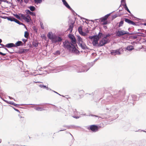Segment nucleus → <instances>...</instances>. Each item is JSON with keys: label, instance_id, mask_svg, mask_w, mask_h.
<instances>
[{"label": "nucleus", "instance_id": "1", "mask_svg": "<svg viewBox=\"0 0 146 146\" xmlns=\"http://www.w3.org/2000/svg\"><path fill=\"white\" fill-rule=\"evenodd\" d=\"M124 94L123 92H122L121 91H119L118 94H114L112 96V98L114 99V100L112 99V100L110 102V103L112 102L113 101H114V105H113L111 106L106 108V110H109L110 111H115L117 110L119 107V105L118 104V103L120 102L121 101H125L123 100V98L124 97Z\"/></svg>", "mask_w": 146, "mask_h": 146}, {"label": "nucleus", "instance_id": "2", "mask_svg": "<svg viewBox=\"0 0 146 146\" xmlns=\"http://www.w3.org/2000/svg\"><path fill=\"white\" fill-rule=\"evenodd\" d=\"M94 64V62H91L88 63V65H86L83 66L81 65L77 66L76 65L71 64L65 66H64V68H65L66 70L68 69H70V68L72 69H75L76 70L77 72H87Z\"/></svg>", "mask_w": 146, "mask_h": 146}, {"label": "nucleus", "instance_id": "3", "mask_svg": "<svg viewBox=\"0 0 146 146\" xmlns=\"http://www.w3.org/2000/svg\"><path fill=\"white\" fill-rule=\"evenodd\" d=\"M70 48H66L67 50L72 53L75 54H78L80 53V51L77 49L78 48V45L77 44V41L76 42V43L73 44L72 45H70Z\"/></svg>", "mask_w": 146, "mask_h": 146}, {"label": "nucleus", "instance_id": "4", "mask_svg": "<svg viewBox=\"0 0 146 146\" xmlns=\"http://www.w3.org/2000/svg\"><path fill=\"white\" fill-rule=\"evenodd\" d=\"M71 41H68L67 40H65V41L63 42V47L65 48H70V45H72L73 44L76 43V40L75 37L70 39Z\"/></svg>", "mask_w": 146, "mask_h": 146}, {"label": "nucleus", "instance_id": "5", "mask_svg": "<svg viewBox=\"0 0 146 146\" xmlns=\"http://www.w3.org/2000/svg\"><path fill=\"white\" fill-rule=\"evenodd\" d=\"M108 36L106 35L103 37L100 40L98 45V47H99L104 46L105 44L109 43L110 42V40L108 38Z\"/></svg>", "mask_w": 146, "mask_h": 146}, {"label": "nucleus", "instance_id": "6", "mask_svg": "<svg viewBox=\"0 0 146 146\" xmlns=\"http://www.w3.org/2000/svg\"><path fill=\"white\" fill-rule=\"evenodd\" d=\"M101 127L99 125H92L88 127L87 129L91 130L93 132H95L97 131Z\"/></svg>", "mask_w": 146, "mask_h": 146}, {"label": "nucleus", "instance_id": "7", "mask_svg": "<svg viewBox=\"0 0 146 146\" xmlns=\"http://www.w3.org/2000/svg\"><path fill=\"white\" fill-rule=\"evenodd\" d=\"M62 37L59 36H57L54 35L52 41L53 43H56L57 42H60L62 41Z\"/></svg>", "mask_w": 146, "mask_h": 146}, {"label": "nucleus", "instance_id": "8", "mask_svg": "<svg viewBox=\"0 0 146 146\" xmlns=\"http://www.w3.org/2000/svg\"><path fill=\"white\" fill-rule=\"evenodd\" d=\"M115 33L116 36L119 37H121V36L128 33H127V31H125L123 30H118L116 31Z\"/></svg>", "mask_w": 146, "mask_h": 146}, {"label": "nucleus", "instance_id": "9", "mask_svg": "<svg viewBox=\"0 0 146 146\" xmlns=\"http://www.w3.org/2000/svg\"><path fill=\"white\" fill-rule=\"evenodd\" d=\"M124 20L125 21V22H126L127 23H128L130 25H135V26H139V23L137 22H134L133 21L129 19L126 18H124Z\"/></svg>", "mask_w": 146, "mask_h": 146}, {"label": "nucleus", "instance_id": "10", "mask_svg": "<svg viewBox=\"0 0 146 146\" xmlns=\"http://www.w3.org/2000/svg\"><path fill=\"white\" fill-rule=\"evenodd\" d=\"M68 109L69 113L72 116V115H75L77 114V111L76 109L72 108L71 107H69Z\"/></svg>", "mask_w": 146, "mask_h": 146}, {"label": "nucleus", "instance_id": "11", "mask_svg": "<svg viewBox=\"0 0 146 146\" xmlns=\"http://www.w3.org/2000/svg\"><path fill=\"white\" fill-rule=\"evenodd\" d=\"M105 35L103 34L102 32H101L100 30L98 34L97 35V39L96 40V41L94 42L95 44L98 43V41L99 39L102 38Z\"/></svg>", "mask_w": 146, "mask_h": 146}, {"label": "nucleus", "instance_id": "12", "mask_svg": "<svg viewBox=\"0 0 146 146\" xmlns=\"http://www.w3.org/2000/svg\"><path fill=\"white\" fill-rule=\"evenodd\" d=\"M78 45L80 46L82 49L84 50L88 49V47L86 46L84 42H83L81 43H78Z\"/></svg>", "mask_w": 146, "mask_h": 146}, {"label": "nucleus", "instance_id": "13", "mask_svg": "<svg viewBox=\"0 0 146 146\" xmlns=\"http://www.w3.org/2000/svg\"><path fill=\"white\" fill-rule=\"evenodd\" d=\"M110 53L112 55H115L116 54L120 55L121 52L119 50H112Z\"/></svg>", "mask_w": 146, "mask_h": 146}, {"label": "nucleus", "instance_id": "14", "mask_svg": "<svg viewBox=\"0 0 146 146\" xmlns=\"http://www.w3.org/2000/svg\"><path fill=\"white\" fill-rule=\"evenodd\" d=\"M25 11L26 13H27V14H29L33 16H36L35 13L33 12V11H31L29 9L26 10Z\"/></svg>", "mask_w": 146, "mask_h": 146}, {"label": "nucleus", "instance_id": "15", "mask_svg": "<svg viewBox=\"0 0 146 146\" xmlns=\"http://www.w3.org/2000/svg\"><path fill=\"white\" fill-rule=\"evenodd\" d=\"M92 36H93V40L92 42V44L94 46H98V44L99 43H98H98H97L96 44H95L94 42L96 41V40L97 39V35H93Z\"/></svg>", "mask_w": 146, "mask_h": 146}, {"label": "nucleus", "instance_id": "16", "mask_svg": "<svg viewBox=\"0 0 146 146\" xmlns=\"http://www.w3.org/2000/svg\"><path fill=\"white\" fill-rule=\"evenodd\" d=\"M29 50L28 49H19L18 51V53L23 54L25 52H26Z\"/></svg>", "mask_w": 146, "mask_h": 146}, {"label": "nucleus", "instance_id": "17", "mask_svg": "<svg viewBox=\"0 0 146 146\" xmlns=\"http://www.w3.org/2000/svg\"><path fill=\"white\" fill-rule=\"evenodd\" d=\"M14 47H15V46L13 43H10L6 44V47L8 48H11Z\"/></svg>", "mask_w": 146, "mask_h": 146}, {"label": "nucleus", "instance_id": "18", "mask_svg": "<svg viewBox=\"0 0 146 146\" xmlns=\"http://www.w3.org/2000/svg\"><path fill=\"white\" fill-rule=\"evenodd\" d=\"M23 43L21 41H17L15 44V47H17L20 46H23Z\"/></svg>", "mask_w": 146, "mask_h": 146}, {"label": "nucleus", "instance_id": "19", "mask_svg": "<svg viewBox=\"0 0 146 146\" xmlns=\"http://www.w3.org/2000/svg\"><path fill=\"white\" fill-rule=\"evenodd\" d=\"M47 36L48 38L52 40L54 35H53L51 32H49L48 33Z\"/></svg>", "mask_w": 146, "mask_h": 146}, {"label": "nucleus", "instance_id": "20", "mask_svg": "<svg viewBox=\"0 0 146 146\" xmlns=\"http://www.w3.org/2000/svg\"><path fill=\"white\" fill-rule=\"evenodd\" d=\"M63 5L68 9L70 8V6L66 0H62Z\"/></svg>", "mask_w": 146, "mask_h": 146}, {"label": "nucleus", "instance_id": "21", "mask_svg": "<svg viewBox=\"0 0 146 146\" xmlns=\"http://www.w3.org/2000/svg\"><path fill=\"white\" fill-rule=\"evenodd\" d=\"M24 105H39V104H16L15 103H14L13 106H15L17 107H18L19 106H23Z\"/></svg>", "mask_w": 146, "mask_h": 146}, {"label": "nucleus", "instance_id": "22", "mask_svg": "<svg viewBox=\"0 0 146 146\" xmlns=\"http://www.w3.org/2000/svg\"><path fill=\"white\" fill-rule=\"evenodd\" d=\"M74 23H71L70 25H69V27L68 29V30H70V32L71 33L72 30L73 28L74 27Z\"/></svg>", "mask_w": 146, "mask_h": 146}, {"label": "nucleus", "instance_id": "23", "mask_svg": "<svg viewBox=\"0 0 146 146\" xmlns=\"http://www.w3.org/2000/svg\"><path fill=\"white\" fill-rule=\"evenodd\" d=\"M125 49L129 51H131L134 49V47L133 46L129 45Z\"/></svg>", "mask_w": 146, "mask_h": 146}, {"label": "nucleus", "instance_id": "24", "mask_svg": "<svg viewBox=\"0 0 146 146\" xmlns=\"http://www.w3.org/2000/svg\"><path fill=\"white\" fill-rule=\"evenodd\" d=\"M28 8H29L30 11H34L36 10V9L35 7L33 6H30L28 7Z\"/></svg>", "mask_w": 146, "mask_h": 146}, {"label": "nucleus", "instance_id": "25", "mask_svg": "<svg viewBox=\"0 0 146 146\" xmlns=\"http://www.w3.org/2000/svg\"><path fill=\"white\" fill-rule=\"evenodd\" d=\"M140 35H137L133 36H129V38L130 39H135L137 38L138 36Z\"/></svg>", "mask_w": 146, "mask_h": 146}, {"label": "nucleus", "instance_id": "26", "mask_svg": "<svg viewBox=\"0 0 146 146\" xmlns=\"http://www.w3.org/2000/svg\"><path fill=\"white\" fill-rule=\"evenodd\" d=\"M77 40L78 41V44L79 42L80 43H81L83 42L82 38L79 35L77 36Z\"/></svg>", "mask_w": 146, "mask_h": 146}, {"label": "nucleus", "instance_id": "27", "mask_svg": "<svg viewBox=\"0 0 146 146\" xmlns=\"http://www.w3.org/2000/svg\"><path fill=\"white\" fill-rule=\"evenodd\" d=\"M41 88H46L47 90H51V89L48 88V87H46V86L44 85L43 84H40L39 86Z\"/></svg>", "mask_w": 146, "mask_h": 146}, {"label": "nucleus", "instance_id": "28", "mask_svg": "<svg viewBox=\"0 0 146 146\" xmlns=\"http://www.w3.org/2000/svg\"><path fill=\"white\" fill-rule=\"evenodd\" d=\"M132 97L133 100L135 101H137L139 100V98H137V96L135 95H132Z\"/></svg>", "mask_w": 146, "mask_h": 146}, {"label": "nucleus", "instance_id": "29", "mask_svg": "<svg viewBox=\"0 0 146 146\" xmlns=\"http://www.w3.org/2000/svg\"><path fill=\"white\" fill-rule=\"evenodd\" d=\"M39 43L36 41H33L32 42V45L35 47H36L38 46Z\"/></svg>", "mask_w": 146, "mask_h": 146}, {"label": "nucleus", "instance_id": "30", "mask_svg": "<svg viewBox=\"0 0 146 146\" xmlns=\"http://www.w3.org/2000/svg\"><path fill=\"white\" fill-rule=\"evenodd\" d=\"M123 23L124 20L121 19L120 22L118 23L119 25H118V27H121L122 26L123 24Z\"/></svg>", "mask_w": 146, "mask_h": 146}, {"label": "nucleus", "instance_id": "31", "mask_svg": "<svg viewBox=\"0 0 146 146\" xmlns=\"http://www.w3.org/2000/svg\"><path fill=\"white\" fill-rule=\"evenodd\" d=\"M108 18V17L106 16V15H105L103 17L100 18V19L101 22H103L104 21L106 20Z\"/></svg>", "mask_w": 146, "mask_h": 146}, {"label": "nucleus", "instance_id": "32", "mask_svg": "<svg viewBox=\"0 0 146 146\" xmlns=\"http://www.w3.org/2000/svg\"><path fill=\"white\" fill-rule=\"evenodd\" d=\"M35 109L38 111H42L44 110V109L41 107H35Z\"/></svg>", "mask_w": 146, "mask_h": 146}, {"label": "nucleus", "instance_id": "33", "mask_svg": "<svg viewBox=\"0 0 146 146\" xmlns=\"http://www.w3.org/2000/svg\"><path fill=\"white\" fill-rule=\"evenodd\" d=\"M15 18L13 17L9 16L7 18V20L11 21H14Z\"/></svg>", "mask_w": 146, "mask_h": 146}, {"label": "nucleus", "instance_id": "34", "mask_svg": "<svg viewBox=\"0 0 146 146\" xmlns=\"http://www.w3.org/2000/svg\"><path fill=\"white\" fill-rule=\"evenodd\" d=\"M13 15L16 18L21 20H22L21 18V17L19 16V15H18L17 14H14L13 13Z\"/></svg>", "mask_w": 146, "mask_h": 146}, {"label": "nucleus", "instance_id": "35", "mask_svg": "<svg viewBox=\"0 0 146 146\" xmlns=\"http://www.w3.org/2000/svg\"><path fill=\"white\" fill-rule=\"evenodd\" d=\"M14 22L19 25H23V23H21L19 20L15 18Z\"/></svg>", "mask_w": 146, "mask_h": 146}, {"label": "nucleus", "instance_id": "36", "mask_svg": "<svg viewBox=\"0 0 146 146\" xmlns=\"http://www.w3.org/2000/svg\"><path fill=\"white\" fill-rule=\"evenodd\" d=\"M66 126V127H67L68 129L71 128H75L76 127H79L78 126L76 127L73 125H71L70 126Z\"/></svg>", "mask_w": 146, "mask_h": 146}, {"label": "nucleus", "instance_id": "37", "mask_svg": "<svg viewBox=\"0 0 146 146\" xmlns=\"http://www.w3.org/2000/svg\"><path fill=\"white\" fill-rule=\"evenodd\" d=\"M35 3L37 5L38 3H41L42 2V0H33Z\"/></svg>", "mask_w": 146, "mask_h": 146}, {"label": "nucleus", "instance_id": "38", "mask_svg": "<svg viewBox=\"0 0 146 146\" xmlns=\"http://www.w3.org/2000/svg\"><path fill=\"white\" fill-rule=\"evenodd\" d=\"M24 20H25V21L27 22V23H31L32 22V23H33V22H32V19H31V20H30L28 18H27V17H26L25 19H24Z\"/></svg>", "mask_w": 146, "mask_h": 146}, {"label": "nucleus", "instance_id": "39", "mask_svg": "<svg viewBox=\"0 0 146 146\" xmlns=\"http://www.w3.org/2000/svg\"><path fill=\"white\" fill-rule=\"evenodd\" d=\"M139 146H143L144 145V141H140L139 142Z\"/></svg>", "mask_w": 146, "mask_h": 146}, {"label": "nucleus", "instance_id": "40", "mask_svg": "<svg viewBox=\"0 0 146 146\" xmlns=\"http://www.w3.org/2000/svg\"><path fill=\"white\" fill-rule=\"evenodd\" d=\"M19 16H21V17L24 20L25 18L26 17L25 16V15H24L23 14L19 13Z\"/></svg>", "mask_w": 146, "mask_h": 146}, {"label": "nucleus", "instance_id": "41", "mask_svg": "<svg viewBox=\"0 0 146 146\" xmlns=\"http://www.w3.org/2000/svg\"><path fill=\"white\" fill-rule=\"evenodd\" d=\"M127 11L130 14V15L132 18H136V19H139L137 18V17H135L132 14L129 10Z\"/></svg>", "mask_w": 146, "mask_h": 146}, {"label": "nucleus", "instance_id": "42", "mask_svg": "<svg viewBox=\"0 0 146 146\" xmlns=\"http://www.w3.org/2000/svg\"><path fill=\"white\" fill-rule=\"evenodd\" d=\"M79 34L83 36H86L87 35V33L85 32H83L82 31L80 32Z\"/></svg>", "mask_w": 146, "mask_h": 146}, {"label": "nucleus", "instance_id": "43", "mask_svg": "<svg viewBox=\"0 0 146 146\" xmlns=\"http://www.w3.org/2000/svg\"><path fill=\"white\" fill-rule=\"evenodd\" d=\"M82 31V26H80L78 28V31L79 33Z\"/></svg>", "mask_w": 146, "mask_h": 146}, {"label": "nucleus", "instance_id": "44", "mask_svg": "<svg viewBox=\"0 0 146 146\" xmlns=\"http://www.w3.org/2000/svg\"><path fill=\"white\" fill-rule=\"evenodd\" d=\"M29 35V33L27 31H25V32L24 36L25 38H27Z\"/></svg>", "mask_w": 146, "mask_h": 146}, {"label": "nucleus", "instance_id": "45", "mask_svg": "<svg viewBox=\"0 0 146 146\" xmlns=\"http://www.w3.org/2000/svg\"><path fill=\"white\" fill-rule=\"evenodd\" d=\"M25 15L26 17L29 18L30 20H31V17L29 14H27V13H26Z\"/></svg>", "mask_w": 146, "mask_h": 146}, {"label": "nucleus", "instance_id": "46", "mask_svg": "<svg viewBox=\"0 0 146 146\" xmlns=\"http://www.w3.org/2000/svg\"><path fill=\"white\" fill-rule=\"evenodd\" d=\"M54 54L55 55H59L60 54V52L59 50H57L55 52Z\"/></svg>", "mask_w": 146, "mask_h": 146}, {"label": "nucleus", "instance_id": "47", "mask_svg": "<svg viewBox=\"0 0 146 146\" xmlns=\"http://www.w3.org/2000/svg\"><path fill=\"white\" fill-rule=\"evenodd\" d=\"M68 37L70 39L71 38H72L73 37H74V36L73 35L71 34H69L68 35Z\"/></svg>", "mask_w": 146, "mask_h": 146}, {"label": "nucleus", "instance_id": "48", "mask_svg": "<svg viewBox=\"0 0 146 146\" xmlns=\"http://www.w3.org/2000/svg\"><path fill=\"white\" fill-rule=\"evenodd\" d=\"M76 15H77L78 16V17H80V18L81 19H84L86 21H88L89 20V19L85 18L83 17H80L79 15H77V13H76Z\"/></svg>", "mask_w": 146, "mask_h": 146}, {"label": "nucleus", "instance_id": "49", "mask_svg": "<svg viewBox=\"0 0 146 146\" xmlns=\"http://www.w3.org/2000/svg\"><path fill=\"white\" fill-rule=\"evenodd\" d=\"M32 28L34 31L35 32L37 33V29L36 28L35 26H33V27Z\"/></svg>", "mask_w": 146, "mask_h": 146}, {"label": "nucleus", "instance_id": "50", "mask_svg": "<svg viewBox=\"0 0 146 146\" xmlns=\"http://www.w3.org/2000/svg\"><path fill=\"white\" fill-rule=\"evenodd\" d=\"M117 16H118V15H117V14H115L114 15L112 16V19H115L116 18ZM118 16H120V15H119Z\"/></svg>", "mask_w": 146, "mask_h": 146}, {"label": "nucleus", "instance_id": "51", "mask_svg": "<svg viewBox=\"0 0 146 146\" xmlns=\"http://www.w3.org/2000/svg\"><path fill=\"white\" fill-rule=\"evenodd\" d=\"M11 106L10 105L9 106ZM11 107H12V108L15 110L16 111H17V112L19 113H20V111H19L17 109H16L15 108H14V107L13 106H11Z\"/></svg>", "mask_w": 146, "mask_h": 146}, {"label": "nucleus", "instance_id": "52", "mask_svg": "<svg viewBox=\"0 0 146 146\" xmlns=\"http://www.w3.org/2000/svg\"><path fill=\"white\" fill-rule=\"evenodd\" d=\"M138 31H139V32H140L141 33L142 32H144L145 30L143 29H138Z\"/></svg>", "mask_w": 146, "mask_h": 146}, {"label": "nucleus", "instance_id": "53", "mask_svg": "<svg viewBox=\"0 0 146 146\" xmlns=\"http://www.w3.org/2000/svg\"><path fill=\"white\" fill-rule=\"evenodd\" d=\"M103 22L102 24L103 25H106L108 23V22L107 21H104L102 22Z\"/></svg>", "mask_w": 146, "mask_h": 146}, {"label": "nucleus", "instance_id": "54", "mask_svg": "<svg viewBox=\"0 0 146 146\" xmlns=\"http://www.w3.org/2000/svg\"><path fill=\"white\" fill-rule=\"evenodd\" d=\"M4 49L6 50L8 52H9V53L11 54H12L13 53V52H10L9 50L7 49V48H6L5 47V48H4Z\"/></svg>", "mask_w": 146, "mask_h": 146}, {"label": "nucleus", "instance_id": "55", "mask_svg": "<svg viewBox=\"0 0 146 146\" xmlns=\"http://www.w3.org/2000/svg\"><path fill=\"white\" fill-rule=\"evenodd\" d=\"M40 27H41V28L42 29H44V27L43 26V24L42 23V22H40Z\"/></svg>", "mask_w": 146, "mask_h": 146}, {"label": "nucleus", "instance_id": "56", "mask_svg": "<svg viewBox=\"0 0 146 146\" xmlns=\"http://www.w3.org/2000/svg\"><path fill=\"white\" fill-rule=\"evenodd\" d=\"M89 116H95L96 117H98V118H102L101 117H98V116L97 115H93V114H90V115H89Z\"/></svg>", "mask_w": 146, "mask_h": 146}, {"label": "nucleus", "instance_id": "57", "mask_svg": "<svg viewBox=\"0 0 146 146\" xmlns=\"http://www.w3.org/2000/svg\"><path fill=\"white\" fill-rule=\"evenodd\" d=\"M0 45L2 46L1 48H4L5 47H6V45H4L2 44H1V43L0 44Z\"/></svg>", "mask_w": 146, "mask_h": 146}, {"label": "nucleus", "instance_id": "58", "mask_svg": "<svg viewBox=\"0 0 146 146\" xmlns=\"http://www.w3.org/2000/svg\"><path fill=\"white\" fill-rule=\"evenodd\" d=\"M22 41L24 42V43L25 44L26 42L27 41V39H22Z\"/></svg>", "mask_w": 146, "mask_h": 146}, {"label": "nucleus", "instance_id": "59", "mask_svg": "<svg viewBox=\"0 0 146 146\" xmlns=\"http://www.w3.org/2000/svg\"><path fill=\"white\" fill-rule=\"evenodd\" d=\"M123 3H124V4H122V5L123 7L124 8V7H127L126 2H124Z\"/></svg>", "mask_w": 146, "mask_h": 146}, {"label": "nucleus", "instance_id": "60", "mask_svg": "<svg viewBox=\"0 0 146 146\" xmlns=\"http://www.w3.org/2000/svg\"><path fill=\"white\" fill-rule=\"evenodd\" d=\"M14 103L11 101L8 102V104H9L11 105H13Z\"/></svg>", "mask_w": 146, "mask_h": 146}, {"label": "nucleus", "instance_id": "61", "mask_svg": "<svg viewBox=\"0 0 146 146\" xmlns=\"http://www.w3.org/2000/svg\"><path fill=\"white\" fill-rule=\"evenodd\" d=\"M133 33H134V34H143V33H141L140 32H137L136 31H134L133 32Z\"/></svg>", "mask_w": 146, "mask_h": 146}, {"label": "nucleus", "instance_id": "62", "mask_svg": "<svg viewBox=\"0 0 146 146\" xmlns=\"http://www.w3.org/2000/svg\"><path fill=\"white\" fill-rule=\"evenodd\" d=\"M127 34H128V35H134V33H133V32H132L131 33H129V32L127 31Z\"/></svg>", "mask_w": 146, "mask_h": 146}, {"label": "nucleus", "instance_id": "63", "mask_svg": "<svg viewBox=\"0 0 146 146\" xmlns=\"http://www.w3.org/2000/svg\"><path fill=\"white\" fill-rule=\"evenodd\" d=\"M4 2L6 3H8V4H10V3H11V2L9 1H7V0H5V1Z\"/></svg>", "mask_w": 146, "mask_h": 146}, {"label": "nucleus", "instance_id": "64", "mask_svg": "<svg viewBox=\"0 0 146 146\" xmlns=\"http://www.w3.org/2000/svg\"><path fill=\"white\" fill-rule=\"evenodd\" d=\"M72 117H73L74 118H75L76 119H78L79 118V117L78 116H75L74 115H72Z\"/></svg>", "mask_w": 146, "mask_h": 146}]
</instances>
